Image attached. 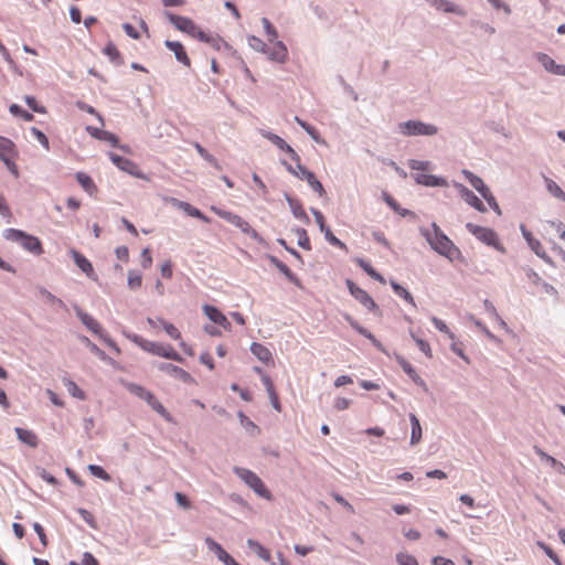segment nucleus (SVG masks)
<instances>
[{
  "label": "nucleus",
  "instance_id": "09e8293b",
  "mask_svg": "<svg viewBox=\"0 0 565 565\" xmlns=\"http://www.w3.org/2000/svg\"><path fill=\"white\" fill-rule=\"evenodd\" d=\"M527 245L540 258L547 259L546 252L539 239H530Z\"/></svg>",
  "mask_w": 565,
  "mask_h": 565
},
{
  "label": "nucleus",
  "instance_id": "f3484780",
  "mask_svg": "<svg viewBox=\"0 0 565 565\" xmlns=\"http://www.w3.org/2000/svg\"><path fill=\"white\" fill-rule=\"evenodd\" d=\"M348 288L350 290V294L363 306H365L367 309L372 310L376 308V305L374 300L371 298V296L362 288L356 286L353 281L348 280L347 281Z\"/></svg>",
  "mask_w": 565,
  "mask_h": 565
},
{
  "label": "nucleus",
  "instance_id": "9d476101",
  "mask_svg": "<svg viewBox=\"0 0 565 565\" xmlns=\"http://www.w3.org/2000/svg\"><path fill=\"white\" fill-rule=\"evenodd\" d=\"M467 230L476 236L479 241L483 242L484 244L494 247L495 249L500 252H504L503 246L501 245L499 237L497 233L488 227L479 226L472 223H467L466 225Z\"/></svg>",
  "mask_w": 565,
  "mask_h": 565
},
{
  "label": "nucleus",
  "instance_id": "052dcab7",
  "mask_svg": "<svg viewBox=\"0 0 565 565\" xmlns=\"http://www.w3.org/2000/svg\"><path fill=\"white\" fill-rule=\"evenodd\" d=\"M77 107L81 109V110H84L88 114H92V115H95L98 120L100 121V125L104 126V119L103 117L95 110V108L90 105H87L85 103H82V102H78L77 104Z\"/></svg>",
  "mask_w": 565,
  "mask_h": 565
},
{
  "label": "nucleus",
  "instance_id": "ea45409f",
  "mask_svg": "<svg viewBox=\"0 0 565 565\" xmlns=\"http://www.w3.org/2000/svg\"><path fill=\"white\" fill-rule=\"evenodd\" d=\"M535 452L546 462H548L552 467L556 468L559 472H565V466L556 460L554 457L547 455L540 448H535Z\"/></svg>",
  "mask_w": 565,
  "mask_h": 565
},
{
  "label": "nucleus",
  "instance_id": "39448f33",
  "mask_svg": "<svg viewBox=\"0 0 565 565\" xmlns=\"http://www.w3.org/2000/svg\"><path fill=\"white\" fill-rule=\"evenodd\" d=\"M18 158V150L13 141L0 136V160L6 164L8 170L14 175L19 177V169L15 163Z\"/></svg>",
  "mask_w": 565,
  "mask_h": 565
},
{
  "label": "nucleus",
  "instance_id": "f8f14e48",
  "mask_svg": "<svg viewBox=\"0 0 565 565\" xmlns=\"http://www.w3.org/2000/svg\"><path fill=\"white\" fill-rule=\"evenodd\" d=\"M109 159L121 171L127 172L128 174L134 175L136 178L148 180V178L140 170L138 164L131 161L130 159H127L113 152L109 153Z\"/></svg>",
  "mask_w": 565,
  "mask_h": 565
},
{
  "label": "nucleus",
  "instance_id": "7ed1b4c3",
  "mask_svg": "<svg viewBox=\"0 0 565 565\" xmlns=\"http://www.w3.org/2000/svg\"><path fill=\"white\" fill-rule=\"evenodd\" d=\"M164 14L169 22L173 24L174 28L179 31L184 32L202 42L209 43L211 41V38L204 31H202L190 18L177 15L171 12H166Z\"/></svg>",
  "mask_w": 565,
  "mask_h": 565
},
{
  "label": "nucleus",
  "instance_id": "0eeeda50",
  "mask_svg": "<svg viewBox=\"0 0 565 565\" xmlns=\"http://www.w3.org/2000/svg\"><path fill=\"white\" fill-rule=\"evenodd\" d=\"M129 391L145 399L147 404L159 415H161L167 422H171L172 417L171 414L166 409V407L157 399V397L149 391H147L145 387L137 385V384H130Z\"/></svg>",
  "mask_w": 565,
  "mask_h": 565
},
{
  "label": "nucleus",
  "instance_id": "a18cd8bd",
  "mask_svg": "<svg viewBox=\"0 0 565 565\" xmlns=\"http://www.w3.org/2000/svg\"><path fill=\"white\" fill-rule=\"evenodd\" d=\"M431 322L434 323L435 328L437 330H439L440 332L447 334V337L450 339V340H455V334L450 331V329L448 328V326L445 323V321H443L441 319L437 318V317H433L431 318Z\"/></svg>",
  "mask_w": 565,
  "mask_h": 565
},
{
  "label": "nucleus",
  "instance_id": "4c0bfd02",
  "mask_svg": "<svg viewBox=\"0 0 565 565\" xmlns=\"http://www.w3.org/2000/svg\"><path fill=\"white\" fill-rule=\"evenodd\" d=\"M195 150L198 151V153L204 159L206 160L209 163H211L214 168H216L217 170H221V166L218 163V161L216 160V158L214 156H212L211 153H209L206 151L205 148H203L199 142H194L193 143Z\"/></svg>",
  "mask_w": 565,
  "mask_h": 565
},
{
  "label": "nucleus",
  "instance_id": "412c9836",
  "mask_svg": "<svg viewBox=\"0 0 565 565\" xmlns=\"http://www.w3.org/2000/svg\"><path fill=\"white\" fill-rule=\"evenodd\" d=\"M252 353L266 365L274 364L270 350L262 343L254 342L250 345Z\"/></svg>",
  "mask_w": 565,
  "mask_h": 565
},
{
  "label": "nucleus",
  "instance_id": "1a4fd4ad",
  "mask_svg": "<svg viewBox=\"0 0 565 565\" xmlns=\"http://www.w3.org/2000/svg\"><path fill=\"white\" fill-rule=\"evenodd\" d=\"M285 164H286L287 170L290 173L295 174L300 180L307 181V183L311 186V189L315 192H317L319 194V196L326 195V190H324L323 185L321 184V182L319 180H317L313 172L309 171L307 168H305L300 163V160L298 162H296L295 168L290 164H287V163H285Z\"/></svg>",
  "mask_w": 565,
  "mask_h": 565
},
{
  "label": "nucleus",
  "instance_id": "f257e3e1",
  "mask_svg": "<svg viewBox=\"0 0 565 565\" xmlns=\"http://www.w3.org/2000/svg\"><path fill=\"white\" fill-rule=\"evenodd\" d=\"M3 236L8 241L19 243L22 248L34 255L44 253L41 241L36 236L30 235L23 231L8 228L3 232Z\"/></svg>",
  "mask_w": 565,
  "mask_h": 565
},
{
  "label": "nucleus",
  "instance_id": "de8ad7c7",
  "mask_svg": "<svg viewBox=\"0 0 565 565\" xmlns=\"http://www.w3.org/2000/svg\"><path fill=\"white\" fill-rule=\"evenodd\" d=\"M142 277L139 273L130 270L128 273V287L130 289H138L141 287Z\"/></svg>",
  "mask_w": 565,
  "mask_h": 565
},
{
  "label": "nucleus",
  "instance_id": "2f4dec72",
  "mask_svg": "<svg viewBox=\"0 0 565 565\" xmlns=\"http://www.w3.org/2000/svg\"><path fill=\"white\" fill-rule=\"evenodd\" d=\"M104 54L109 57V60L115 63L116 65H121L124 63V58L121 56V53L116 47L114 43H108L104 47Z\"/></svg>",
  "mask_w": 565,
  "mask_h": 565
},
{
  "label": "nucleus",
  "instance_id": "680f3d73",
  "mask_svg": "<svg viewBox=\"0 0 565 565\" xmlns=\"http://www.w3.org/2000/svg\"><path fill=\"white\" fill-rule=\"evenodd\" d=\"M550 226L556 231L559 238L565 242V224L561 221L548 222Z\"/></svg>",
  "mask_w": 565,
  "mask_h": 565
},
{
  "label": "nucleus",
  "instance_id": "dca6fc26",
  "mask_svg": "<svg viewBox=\"0 0 565 565\" xmlns=\"http://www.w3.org/2000/svg\"><path fill=\"white\" fill-rule=\"evenodd\" d=\"M202 310L212 322L222 327L226 331H231V322L227 320L226 316L216 307L211 305H203Z\"/></svg>",
  "mask_w": 565,
  "mask_h": 565
},
{
  "label": "nucleus",
  "instance_id": "a878e982",
  "mask_svg": "<svg viewBox=\"0 0 565 565\" xmlns=\"http://www.w3.org/2000/svg\"><path fill=\"white\" fill-rule=\"evenodd\" d=\"M72 257L82 271H84L88 277L95 278L96 275L93 265L84 255L73 249Z\"/></svg>",
  "mask_w": 565,
  "mask_h": 565
},
{
  "label": "nucleus",
  "instance_id": "393cba45",
  "mask_svg": "<svg viewBox=\"0 0 565 565\" xmlns=\"http://www.w3.org/2000/svg\"><path fill=\"white\" fill-rule=\"evenodd\" d=\"M15 434H17L18 439L21 443L30 446L31 448L38 447V445H39V437H38V435L34 431H32L30 429H24V428L17 427L15 428Z\"/></svg>",
  "mask_w": 565,
  "mask_h": 565
},
{
  "label": "nucleus",
  "instance_id": "f03ea898",
  "mask_svg": "<svg viewBox=\"0 0 565 565\" xmlns=\"http://www.w3.org/2000/svg\"><path fill=\"white\" fill-rule=\"evenodd\" d=\"M132 341L141 348L143 351L164 358L169 360H173L177 362H183V358L173 350L170 345H164L154 341H149L143 339L140 335H134Z\"/></svg>",
  "mask_w": 565,
  "mask_h": 565
},
{
  "label": "nucleus",
  "instance_id": "69168bd1",
  "mask_svg": "<svg viewBox=\"0 0 565 565\" xmlns=\"http://www.w3.org/2000/svg\"><path fill=\"white\" fill-rule=\"evenodd\" d=\"M540 546L544 550L545 554L556 564L562 565V562L556 553L553 552V550L545 545L544 543H540Z\"/></svg>",
  "mask_w": 565,
  "mask_h": 565
},
{
  "label": "nucleus",
  "instance_id": "c03bdc74",
  "mask_svg": "<svg viewBox=\"0 0 565 565\" xmlns=\"http://www.w3.org/2000/svg\"><path fill=\"white\" fill-rule=\"evenodd\" d=\"M324 233V237L333 246L335 247H339L345 252H348V246L342 242L340 241L338 237H335L333 235V233L331 232V230L328 227L326 228L324 231H322Z\"/></svg>",
  "mask_w": 565,
  "mask_h": 565
},
{
  "label": "nucleus",
  "instance_id": "6e6552de",
  "mask_svg": "<svg viewBox=\"0 0 565 565\" xmlns=\"http://www.w3.org/2000/svg\"><path fill=\"white\" fill-rule=\"evenodd\" d=\"M235 473L248 486L250 487L259 497L270 500L271 493L265 487L262 479L253 471L245 468H235Z\"/></svg>",
  "mask_w": 565,
  "mask_h": 565
},
{
  "label": "nucleus",
  "instance_id": "c756f323",
  "mask_svg": "<svg viewBox=\"0 0 565 565\" xmlns=\"http://www.w3.org/2000/svg\"><path fill=\"white\" fill-rule=\"evenodd\" d=\"M409 422L412 427L411 433V445H417L422 439L423 429L419 423V419L415 414H409Z\"/></svg>",
  "mask_w": 565,
  "mask_h": 565
},
{
  "label": "nucleus",
  "instance_id": "0e129e2a",
  "mask_svg": "<svg viewBox=\"0 0 565 565\" xmlns=\"http://www.w3.org/2000/svg\"><path fill=\"white\" fill-rule=\"evenodd\" d=\"M152 265V256L150 249L148 247L143 248L141 252V266L143 268H150Z\"/></svg>",
  "mask_w": 565,
  "mask_h": 565
},
{
  "label": "nucleus",
  "instance_id": "f704fd0d",
  "mask_svg": "<svg viewBox=\"0 0 565 565\" xmlns=\"http://www.w3.org/2000/svg\"><path fill=\"white\" fill-rule=\"evenodd\" d=\"M356 263L358 265L370 276L372 277L373 279L384 284L385 282V279L383 278L382 275H380L372 266L369 262L364 260L363 258H358L356 259Z\"/></svg>",
  "mask_w": 565,
  "mask_h": 565
},
{
  "label": "nucleus",
  "instance_id": "603ef678",
  "mask_svg": "<svg viewBox=\"0 0 565 565\" xmlns=\"http://www.w3.org/2000/svg\"><path fill=\"white\" fill-rule=\"evenodd\" d=\"M297 235H298V245L301 248L309 250L311 248V245H310V239L307 235L306 230H303V228L297 230Z\"/></svg>",
  "mask_w": 565,
  "mask_h": 565
},
{
  "label": "nucleus",
  "instance_id": "bb28decb",
  "mask_svg": "<svg viewBox=\"0 0 565 565\" xmlns=\"http://www.w3.org/2000/svg\"><path fill=\"white\" fill-rule=\"evenodd\" d=\"M76 180L88 195L95 196L97 194L98 188L88 174L77 172Z\"/></svg>",
  "mask_w": 565,
  "mask_h": 565
},
{
  "label": "nucleus",
  "instance_id": "5fc2aeb1",
  "mask_svg": "<svg viewBox=\"0 0 565 565\" xmlns=\"http://www.w3.org/2000/svg\"><path fill=\"white\" fill-rule=\"evenodd\" d=\"M10 111L15 116H21L26 121L33 120V115L31 113L23 110L20 106L15 104H12L10 106Z\"/></svg>",
  "mask_w": 565,
  "mask_h": 565
},
{
  "label": "nucleus",
  "instance_id": "58836bf2",
  "mask_svg": "<svg viewBox=\"0 0 565 565\" xmlns=\"http://www.w3.org/2000/svg\"><path fill=\"white\" fill-rule=\"evenodd\" d=\"M295 120L299 124V126L316 141L324 143V141L320 138L318 130L309 125L308 122L301 120L299 117H295Z\"/></svg>",
  "mask_w": 565,
  "mask_h": 565
},
{
  "label": "nucleus",
  "instance_id": "37998d69",
  "mask_svg": "<svg viewBox=\"0 0 565 565\" xmlns=\"http://www.w3.org/2000/svg\"><path fill=\"white\" fill-rule=\"evenodd\" d=\"M290 207L296 218L307 223L309 222V217L299 202L290 201Z\"/></svg>",
  "mask_w": 565,
  "mask_h": 565
},
{
  "label": "nucleus",
  "instance_id": "6ab92c4d",
  "mask_svg": "<svg viewBox=\"0 0 565 565\" xmlns=\"http://www.w3.org/2000/svg\"><path fill=\"white\" fill-rule=\"evenodd\" d=\"M164 45L171 52L174 53V56H175L178 62H180L181 64H183L186 67L191 66V60L188 56L185 47L183 46V44L181 42L167 40L164 42Z\"/></svg>",
  "mask_w": 565,
  "mask_h": 565
},
{
  "label": "nucleus",
  "instance_id": "7c9ffc66",
  "mask_svg": "<svg viewBox=\"0 0 565 565\" xmlns=\"http://www.w3.org/2000/svg\"><path fill=\"white\" fill-rule=\"evenodd\" d=\"M462 174L480 194L489 190V188L483 183L482 179L475 175L472 172L463 170Z\"/></svg>",
  "mask_w": 565,
  "mask_h": 565
},
{
  "label": "nucleus",
  "instance_id": "ddd939ff",
  "mask_svg": "<svg viewBox=\"0 0 565 565\" xmlns=\"http://www.w3.org/2000/svg\"><path fill=\"white\" fill-rule=\"evenodd\" d=\"M75 311H76L77 317L83 322V324L89 331H92L93 333H95V334L99 335L102 339H104L108 345L116 348V344L114 343L113 340L107 339L106 337L103 335V329L97 320H95L90 315L84 312L79 308H75Z\"/></svg>",
  "mask_w": 565,
  "mask_h": 565
},
{
  "label": "nucleus",
  "instance_id": "13d9d810",
  "mask_svg": "<svg viewBox=\"0 0 565 565\" xmlns=\"http://www.w3.org/2000/svg\"><path fill=\"white\" fill-rule=\"evenodd\" d=\"M275 265L280 273H282L290 281H296V277L290 268L282 262L275 260Z\"/></svg>",
  "mask_w": 565,
  "mask_h": 565
},
{
  "label": "nucleus",
  "instance_id": "6e6d98bb",
  "mask_svg": "<svg viewBox=\"0 0 565 565\" xmlns=\"http://www.w3.org/2000/svg\"><path fill=\"white\" fill-rule=\"evenodd\" d=\"M396 559L398 565H418L416 558L406 553H398Z\"/></svg>",
  "mask_w": 565,
  "mask_h": 565
},
{
  "label": "nucleus",
  "instance_id": "72a5a7b5",
  "mask_svg": "<svg viewBox=\"0 0 565 565\" xmlns=\"http://www.w3.org/2000/svg\"><path fill=\"white\" fill-rule=\"evenodd\" d=\"M247 545L256 553L259 558L264 559L265 562H269L271 559L270 552L260 543L254 540H248Z\"/></svg>",
  "mask_w": 565,
  "mask_h": 565
},
{
  "label": "nucleus",
  "instance_id": "b1692460",
  "mask_svg": "<svg viewBox=\"0 0 565 565\" xmlns=\"http://www.w3.org/2000/svg\"><path fill=\"white\" fill-rule=\"evenodd\" d=\"M537 58L546 71L556 75H565V65L556 64L547 54H539Z\"/></svg>",
  "mask_w": 565,
  "mask_h": 565
},
{
  "label": "nucleus",
  "instance_id": "4be33fe9",
  "mask_svg": "<svg viewBox=\"0 0 565 565\" xmlns=\"http://www.w3.org/2000/svg\"><path fill=\"white\" fill-rule=\"evenodd\" d=\"M415 181L418 184L425 185V186H446L447 181L443 178H438L433 174H426L423 172H418L414 175Z\"/></svg>",
  "mask_w": 565,
  "mask_h": 565
},
{
  "label": "nucleus",
  "instance_id": "473e14b6",
  "mask_svg": "<svg viewBox=\"0 0 565 565\" xmlns=\"http://www.w3.org/2000/svg\"><path fill=\"white\" fill-rule=\"evenodd\" d=\"M345 319L347 321L350 323V326L356 330L360 334L364 335L365 338H367L369 340L372 341V343L380 348L381 344L379 343V341L374 338V335L369 331L366 330L365 328H363L362 326H360L355 320H353L350 316H345Z\"/></svg>",
  "mask_w": 565,
  "mask_h": 565
},
{
  "label": "nucleus",
  "instance_id": "2eb2a0df",
  "mask_svg": "<svg viewBox=\"0 0 565 565\" xmlns=\"http://www.w3.org/2000/svg\"><path fill=\"white\" fill-rule=\"evenodd\" d=\"M158 367L160 371L178 379L179 381H181L183 383L195 384L194 377L189 372H186L185 370H183L174 364L160 363Z\"/></svg>",
  "mask_w": 565,
  "mask_h": 565
},
{
  "label": "nucleus",
  "instance_id": "aec40b11",
  "mask_svg": "<svg viewBox=\"0 0 565 565\" xmlns=\"http://www.w3.org/2000/svg\"><path fill=\"white\" fill-rule=\"evenodd\" d=\"M264 137L268 139L270 142H273L276 147H278L280 150L288 153L290 159L295 162L299 161V154L278 135H275L273 132H266L264 134Z\"/></svg>",
  "mask_w": 565,
  "mask_h": 565
},
{
  "label": "nucleus",
  "instance_id": "5701e85b",
  "mask_svg": "<svg viewBox=\"0 0 565 565\" xmlns=\"http://www.w3.org/2000/svg\"><path fill=\"white\" fill-rule=\"evenodd\" d=\"M456 186L460 190L462 198L469 205L473 206L476 210L480 212L486 211L483 203L471 190H469L462 184H456Z\"/></svg>",
  "mask_w": 565,
  "mask_h": 565
},
{
  "label": "nucleus",
  "instance_id": "e2e57ef3",
  "mask_svg": "<svg viewBox=\"0 0 565 565\" xmlns=\"http://www.w3.org/2000/svg\"><path fill=\"white\" fill-rule=\"evenodd\" d=\"M429 164L430 163L428 161L411 160L408 167L412 170H417L424 173V171H426L429 168Z\"/></svg>",
  "mask_w": 565,
  "mask_h": 565
},
{
  "label": "nucleus",
  "instance_id": "a211bd4d",
  "mask_svg": "<svg viewBox=\"0 0 565 565\" xmlns=\"http://www.w3.org/2000/svg\"><path fill=\"white\" fill-rule=\"evenodd\" d=\"M210 551L214 552L217 558L225 565H239L217 542L211 537L205 539Z\"/></svg>",
  "mask_w": 565,
  "mask_h": 565
},
{
  "label": "nucleus",
  "instance_id": "cd10ccee",
  "mask_svg": "<svg viewBox=\"0 0 565 565\" xmlns=\"http://www.w3.org/2000/svg\"><path fill=\"white\" fill-rule=\"evenodd\" d=\"M429 3L438 11L457 13L460 15L465 14V11L461 8L448 0H429Z\"/></svg>",
  "mask_w": 565,
  "mask_h": 565
},
{
  "label": "nucleus",
  "instance_id": "338daca9",
  "mask_svg": "<svg viewBox=\"0 0 565 565\" xmlns=\"http://www.w3.org/2000/svg\"><path fill=\"white\" fill-rule=\"evenodd\" d=\"M174 498H175V501L178 502V504L181 508H183V509H190L191 508V503H190V501H189V499L186 498L185 494H183L181 492H175Z\"/></svg>",
  "mask_w": 565,
  "mask_h": 565
},
{
  "label": "nucleus",
  "instance_id": "c85d7f7f",
  "mask_svg": "<svg viewBox=\"0 0 565 565\" xmlns=\"http://www.w3.org/2000/svg\"><path fill=\"white\" fill-rule=\"evenodd\" d=\"M269 57L275 62L284 63L287 58L286 46L280 41L275 42L269 50Z\"/></svg>",
  "mask_w": 565,
  "mask_h": 565
},
{
  "label": "nucleus",
  "instance_id": "423d86ee",
  "mask_svg": "<svg viewBox=\"0 0 565 565\" xmlns=\"http://www.w3.org/2000/svg\"><path fill=\"white\" fill-rule=\"evenodd\" d=\"M434 226V235L428 237V242L433 249L438 254L451 258L455 253L458 252L454 243L438 228L436 224Z\"/></svg>",
  "mask_w": 565,
  "mask_h": 565
},
{
  "label": "nucleus",
  "instance_id": "9b49d317",
  "mask_svg": "<svg viewBox=\"0 0 565 565\" xmlns=\"http://www.w3.org/2000/svg\"><path fill=\"white\" fill-rule=\"evenodd\" d=\"M398 128L404 136H433L438 131L436 126L417 120L402 122Z\"/></svg>",
  "mask_w": 565,
  "mask_h": 565
},
{
  "label": "nucleus",
  "instance_id": "79ce46f5",
  "mask_svg": "<svg viewBox=\"0 0 565 565\" xmlns=\"http://www.w3.org/2000/svg\"><path fill=\"white\" fill-rule=\"evenodd\" d=\"M397 361L401 365V367L403 369V371L415 382H418L420 380L419 375L417 374V372L415 371V369L412 366V364L409 362H407L405 359L403 358H397Z\"/></svg>",
  "mask_w": 565,
  "mask_h": 565
},
{
  "label": "nucleus",
  "instance_id": "a19ab883",
  "mask_svg": "<svg viewBox=\"0 0 565 565\" xmlns=\"http://www.w3.org/2000/svg\"><path fill=\"white\" fill-rule=\"evenodd\" d=\"M546 189L547 191L555 198L561 199L565 202V192L561 189V186L554 182L552 179L545 178Z\"/></svg>",
  "mask_w": 565,
  "mask_h": 565
},
{
  "label": "nucleus",
  "instance_id": "e433bc0d",
  "mask_svg": "<svg viewBox=\"0 0 565 565\" xmlns=\"http://www.w3.org/2000/svg\"><path fill=\"white\" fill-rule=\"evenodd\" d=\"M180 210L184 211L188 215L199 218L205 223L210 222V218L206 217L199 209L192 206L190 203L184 202L180 204Z\"/></svg>",
  "mask_w": 565,
  "mask_h": 565
},
{
  "label": "nucleus",
  "instance_id": "3c124183",
  "mask_svg": "<svg viewBox=\"0 0 565 565\" xmlns=\"http://www.w3.org/2000/svg\"><path fill=\"white\" fill-rule=\"evenodd\" d=\"M88 470L90 473L97 478H100L102 480L109 481L110 476L106 472V470L97 465H89Z\"/></svg>",
  "mask_w": 565,
  "mask_h": 565
},
{
  "label": "nucleus",
  "instance_id": "4d7b16f0",
  "mask_svg": "<svg viewBox=\"0 0 565 565\" xmlns=\"http://www.w3.org/2000/svg\"><path fill=\"white\" fill-rule=\"evenodd\" d=\"M481 195L488 202V204L490 205V207L493 211H495L498 214H501V210L499 207V204H498L495 198L491 194L490 190H487Z\"/></svg>",
  "mask_w": 565,
  "mask_h": 565
},
{
  "label": "nucleus",
  "instance_id": "8fccbe9b",
  "mask_svg": "<svg viewBox=\"0 0 565 565\" xmlns=\"http://www.w3.org/2000/svg\"><path fill=\"white\" fill-rule=\"evenodd\" d=\"M412 338L416 342L418 349L428 358L433 356V351L429 343L412 333Z\"/></svg>",
  "mask_w": 565,
  "mask_h": 565
},
{
  "label": "nucleus",
  "instance_id": "20e7f679",
  "mask_svg": "<svg viewBox=\"0 0 565 565\" xmlns=\"http://www.w3.org/2000/svg\"><path fill=\"white\" fill-rule=\"evenodd\" d=\"M211 210L221 218L230 222L234 226L238 227L243 233L252 237L257 242H263V238L259 236L257 231H255L247 221L242 218L239 215L234 214L232 212L218 209L216 206H211Z\"/></svg>",
  "mask_w": 565,
  "mask_h": 565
},
{
  "label": "nucleus",
  "instance_id": "c9c22d12",
  "mask_svg": "<svg viewBox=\"0 0 565 565\" xmlns=\"http://www.w3.org/2000/svg\"><path fill=\"white\" fill-rule=\"evenodd\" d=\"M391 287L393 288L394 292L398 297L403 298L405 301H407L413 307H416L414 297L412 296V294L406 288H404L403 286L398 285L396 281H391Z\"/></svg>",
  "mask_w": 565,
  "mask_h": 565
},
{
  "label": "nucleus",
  "instance_id": "49530a36",
  "mask_svg": "<svg viewBox=\"0 0 565 565\" xmlns=\"http://www.w3.org/2000/svg\"><path fill=\"white\" fill-rule=\"evenodd\" d=\"M65 385L67 387L68 393L72 396L79 398V399H85L86 396H85L84 391L81 390L75 382L68 380L65 382Z\"/></svg>",
  "mask_w": 565,
  "mask_h": 565
},
{
  "label": "nucleus",
  "instance_id": "4468645a",
  "mask_svg": "<svg viewBox=\"0 0 565 565\" xmlns=\"http://www.w3.org/2000/svg\"><path fill=\"white\" fill-rule=\"evenodd\" d=\"M160 321V326L163 328V330L166 331V333L173 340L175 341H179V345L180 348L182 349V351L190 355V356H193L194 355V350L191 345L186 344L184 341H182V335H181V332L179 331V329L166 321V320H159Z\"/></svg>",
  "mask_w": 565,
  "mask_h": 565
},
{
  "label": "nucleus",
  "instance_id": "864d4df0",
  "mask_svg": "<svg viewBox=\"0 0 565 565\" xmlns=\"http://www.w3.org/2000/svg\"><path fill=\"white\" fill-rule=\"evenodd\" d=\"M31 134L34 136V138L46 149L49 150L50 148V142H49V139L47 137L45 136L44 132H42L40 129L35 128V127H32L31 128Z\"/></svg>",
  "mask_w": 565,
  "mask_h": 565
},
{
  "label": "nucleus",
  "instance_id": "bf43d9fd",
  "mask_svg": "<svg viewBox=\"0 0 565 565\" xmlns=\"http://www.w3.org/2000/svg\"><path fill=\"white\" fill-rule=\"evenodd\" d=\"M77 512L79 513V515L83 518V520L93 529L96 527V521H95V518L94 515L87 511L86 509H83V508H79L77 510Z\"/></svg>",
  "mask_w": 565,
  "mask_h": 565
},
{
  "label": "nucleus",
  "instance_id": "774afa93",
  "mask_svg": "<svg viewBox=\"0 0 565 565\" xmlns=\"http://www.w3.org/2000/svg\"><path fill=\"white\" fill-rule=\"evenodd\" d=\"M82 564L83 565H99L98 561L89 552H86L83 554Z\"/></svg>",
  "mask_w": 565,
  "mask_h": 565
}]
</instances>
